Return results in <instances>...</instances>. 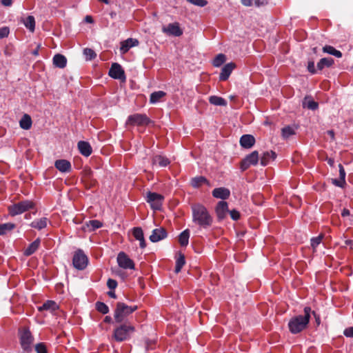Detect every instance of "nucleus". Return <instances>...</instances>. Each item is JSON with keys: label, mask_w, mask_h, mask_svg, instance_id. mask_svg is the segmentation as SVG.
Wrapping results in <instances>:
<instances>
[{"label": "nucleus", "mask_w": 353, "mask_h": 353, "mask_svg": "<svg viewBox=\"0 0 353 353\" xmlns=\"http://www.w3.org/2000/svg\"><path fill=\"white\" fill-rule=\"evenodd\" d=\"M192 222L201 228L208 229L212 226L213 218L207 208L199 203L192 205Z\"/></svg>", "instance_id": "f257e3e1"}, {"label": "nucleus", "mask_w": 353, "mask_h": 353, "mask_svg": "<svg viewBox=\"0 0 353 353\" xmlns=\"http://www.w3.org/2000/svg\"><path fill=\"white\" fill-rule=\"evenodd\" d=\"M303 311V315L293 316L288 323L289 330L293 334L301 332L307 327L311 316L312 310L310 307H305Z\"/></svg>", "instance_id": "f03ea898"}, {"label": "nucleus", "mask_w": 353, "mask_h": 353, "mask_svg": "<svg viewBox=\"0 0 353 353\" xmlns=\"http://www.w3.org/2000/svg\"><path fill=\"white\" fill-rule=\"evenodd\" d=\"M138 309L137 305H128L123 302H117L114 311V320L117 323H125L126 319Z\"/></svg>", "instance_id": "7ed1b4c3"}, {"label": "nucleus", "mask_w": 353, "mask_h": 353, "mask_svg": "<svg viewBox=\"0 0 353 353\" xmlns=\"http://www.w3.org/2000/svg\"><path fill=\"white\" fill-rule=\"evenodd\" d=\"M18 336L19 343L23 352L30 353L32 351L34 338L29 327H23L19 328L18 331Z\"/></svg>", "instance_id": "20e7f679"}, {"label": "nucleus", "mask_w": 353, "mask_h": 353, "mask_svg": "<svg viewBox=\"0 0 353 353\" xmlns=\"http://www.w3.org/2000/svg\"><path fill=\"white\" fill-rule=\"evenodd\" d=\"M134 331L135 328L130 323H121L114 330L113 338L117 342H122L128 340Z\"/></svg>", "instance_id": "39448f33"}, {"label": "nucleus", "mask_w": 353, "mask_h": 353, "mask_svg": "<svg viewBox=\"0 0 353 353\" xmlns=\"http://www.w3.org/2000/svg\"><path fill=\"white\" fill-rule=\"evenodd\" d=\"M35 203L30 200H24L8 207L9 214L12 216L21 214L29 210L34 209Z\"/></svg>", "instance_id": "423d86ee"}, {"label": "nucleus", "mask_w": 353, "mask_h": 353, "mask_svg": "<svg viewBox=\"0 0 353 353\" xmlns=\"http://www.w3.org/2000/svg\"><path fill=\"white\" fill-rule=\"evenodd\" d=\"M152 123V121L150 120V118L148 117L146 114L139 113H136L130 115L126 121V125H130L132 126L148 125Z\"/></svg>", "instance_id": "0eeeda50"}, {"label": "nucleus", "mask_w": 353, "mask_h": 353, "mask_svg": "<svg viewBox=\"0 0 353 353\" xmlns=\"http://www.w3.org/2000/svg\"><path fill=\"white\" fill-rule=\"evenodd\" d=\"M88 263V259L83 251L81 249L77 250L73 256L72 264L74 267L79 270H84Z\"/></svg>", "instance_id": "6e6552de"}, {"label": "nucleus", "mask_w": 353, "mask_h": 353, "mask_svg": "<svg viewBox=\"0 0 353 353\" xmlns=\"http://www.w3.org/2000/svg\"><path fill=\"white\" fill-rule=\"evenodd\" d=\"M164 196L156 192H148L146 194V201L150 203V207L154 210H161Z\"/></svg>", "instance_id": "1a4fd4ad"}, {"label": "nucleus", "mask_w": 353, "mask_h": 353, "mask_svg": "<svg viewBox=\"0 0 353 353\" xmlns=\"http://www.w3.org/2000/svg\"><path fill=\"white\" fill-rule=\"evenodd\" d=\"M259 162V152L253 151L247 155L240 163V168L242 171L248 169L251 165H256Z\"/></svg>", "instance_id": "9d476101"}, {"label": "nucleus", "mask_w": 353, "mask_h": 353, "mask_svg": "<svg viewBox=\"0 0 353 353\" xmlns=\"http://www.w3.org/2000/svg\"><path fill=\"white\" fill-rule=\"evenodd\" d=\"M108 74L110 77L114 79H119L122 81H125L126 77L125 72L121 65L117 63H114L112 64Z\"/></svg>", "instance_id": "9b49d317"}, {"label": "nucleus", "mask_w": 353, "mask_h": 353, "mask_svg": "<svg viewBox=\"0 0 353 353\" xmlns=\"http://www.w3.org/2000/svg\"><path fill=\"white\" fill-rule=\"evenodd\" d=\"M117 263L119 266L123 269H134V261L123 252L119 253L117 256Z\"/></svg>", "instance_id": "f8f14e48"}, {"label": "nucleus", "mask_w": 353, "mask_h": 353, "mask_svg": "<svg viewBox=\"0 0 353 353\" xmlns=\"http://www.w3.org/2000/svg\"><path fill=\"white\" fill-rule=\"evenodd\" d=\"M162 32L168 36L180 37L183 34V30L177 22L169 23L162 28Z\"/></svg>", "instance_id": "ddd939ff"}, {"label": "nucleus", "mask_w": 353, "mask_h": 353, "mask_svg": "<svg viewBox=\"0 0 353 353\" xmlns=\"http://www.w3.org/2000/svg\"><path fill=\"white\" fill-rule=\"evenodd\" d=\"M82 181L87 189H91L97 185V181L93 178L92 171L90 169L83 171Z\"/></svg>", "instance_id": "4468645a"}, {"label": "nucleus", "mask_w": 353, "mask_h": 353, "mask_svg": "<svg viewBox=\"0 0 353 353\" xmlns=\"http://www.w3.org/2000/svg\"><path fill=\"white\" fill-rule=\"evenodd\" d=\"M215 212L217 216V219L219 221L224 219L229 212L228 203L224 201L218 202L215 208Z\"/></svg>", "instance_id": "2eb2a0df"}, {"label": "nucleus", "mask_w": 353, "mask_h": 353, "mask_svg": "<svg viewBox=\"0 0 353 353\" xmlns=\"http://www.w3.org/2000/svg\"><path fill=\"white\" fill-rule=\"evenodd\" d=\"M167 236L168 233L166 230L164 228L161 227L152 230V234L150 236L149 239L152 243H157L165 239Z\"/></svg>", "instance_id": "dca6fc26"}, {"label": "nucleus", "mask_w": 353, "mask_h": 353, "mask_svg": "<svg viewBox=\"0 0 353 353\" xmlns=\"http://www.w3.org/2000/svg\"><path fill=\"white\" fill-rule=\"evenodd\" d=\"M139 43L137 39L129 38L121 43L120 51L122 54H125L131 48L137 46Z\"/></svg>", "instance_id": "f3484780"}, {"label": "nucleus", "mask_w": 353, "mask_h": 353, "mask_svg": "<svg viewBox=\"0 0 353 353\" xmlns=\"http://www.w3.org/2000/svg\"><path fill=\"white\" fill-rule=\"evenodd\" d=\"M212 194L214 198L225 200L230 197V191L229 189L224 187L217 188L212 190Z\"/></svg>", "instance_id": "a211bd4d"}, {"label": "nucleus", "mask_w": 353, "mask_h": 353, "mask_svg": "<svg viewBox=\"0 0 353 353\" xmlns=\"http://www.w3.org/2000/svg\"><path fill=\"white\" fill-rule=\"evenodd\" d=\"M235 67L236 65L234 63L225 64L221 69V72L219 75V80L223 81H226Z\"/></svg>", "instance_id": "6ab92c4d"}, {"label": "nucleus", "mask_w": 353, "mask_h": 353, "mask_svg": "<svg viewBox=\"0 0 353 353\" xmlns=\"http://www.w3.org/2000/svg\"><path fill=\"white\" fill-rule=\"evenodd\" d=\"M132 234L137 240L139 241L140 248L142 249L145 248L146 247V243L142 228L140 227L134 228L132 230Z\"/></svg>", "instance_id": "aec40b11"}, {"label": "nucleus", "mask_w": 353, "mask_h": 353, "mask_svg": "<svg viewBox=\"0 0 353 353\" xmlns=\"http://www.w3.org/2000/svg\"><path fill=\"white\" fill-rule=\"evenodd\" d=\"M77 147L79 152L85 157H89L92 152V147L90 144L87 141H79L77 143Z\"/></svg>", "instance_id": "412c9836"}, {"label": "nucleus", "mask_w": 353, "mask_h": 353, "mask_svg": "<svg viewBox=\"0 0 353 353\" xmlns=\"http://www.w3.org/2000/svg\"><path fill=\"white\" fill-rule=\"evenodd\" d=\"M54 167L61 172H68L71 170V163L65 159L57 160L54 162Z\"/></svg>", "instance_id": "4be33fe9"}, {"label": "nucleus", "mask_w": 353, "mask_h": 353, "mask_svg": "<svg viewBox=\"0 0 353 353\" xmlns=\"http://www.w3.org/2000/svg\"><path fill=\"white\" fill-rule=\"evenodd\" d=\"M240 145L244 148H251L255 143V139L251 134H244L240 138Z\"/></svg>", "instance_id": "5701e85b"}, {"label": "nucleus", "mask_w": 353, "mask_h": 353, "mask_svg": "<svg viewBox=\"0 0 353 353\" xmlns=\"http://www.w3.org/2000/svg\"><path fill=\"white\" fill-rule=\"evenodd\" d=\"M190 185L194 188H199L203 185H210V183L205 176H198L191 179Z\"/></svg>", "instance_id": "b1692460"}, {"label": "nucleus", "mask_w": 353, "mask_h": 353, "mask_svg": "<svg viewBox=\"0 0 353 353\" xmlns=\"http://www.w3.org/2000/svg\"><path fill=\"white\" fill-rule=\"evenodd\" d=\"M53 64L59 68H64L67 64L66 57L61 54H57L52 59Z\"/></svg>", "instance_id": "393cba45"}, {"label": "nucleus", "mask_w": 353, "mask_h": 353, "mask_svg": "<svg viewBox=\"0 0 353 353\" xmlns=\"http://www.w3.org/2000/svg\"><path fill=\"white\" fill-rule=\"evenodd\" d=\"M152 164L154 165H158L159 167H166L170 163V160L162 155H155L152 159Z\"/></svg>", "instance_id": "a878e982"}, {"label": "nucleus", "mask_w": 353, "mask_h": 353, "mask_svg": "<svg viewBox=\"0 0 353 353\" xmlns=\"http://www.w3.org/2000/svg\"><path fill=\"white\" fill-rule=\"evenodd\" d=\"M40 243L41 240L39 238H37L32 243H31L28 245V247L24 250L23 254L26 256L32 255L39 249Z\"/></svg>", "instance_id": "bb28decb"}, {"label": "nucleus", "mask_w": 353, "mask_h": 353, "mask_svg": "<svg viewBox=\"0 0 353 353\" xmlns=\"http://www.w3.org/2000/svg\"><path fill=\"white\" fill-rule=\"evenodd\" d=\"M334 63V61L331 57L322 58L317 63V70H322L325 68H330Z\"/></svg>", "instance_id": "cd10ccee"}, {"label": "nucleus", "mask_w": 353, "mask_h": 353, "mask_svg": "<svg viewBox=\"0 0 353 353\" xmlns=\"http://www.w3.org/2000/svg\"><path fill=\"white\" fill-rule=\"evenodd\" d=\"M48 222L49 221L46 217H43L33 221L30 225L33 228L41 230L46 228Z\"/></svg>", "instance_id": "c85d7f7f"}, {"label": "nucleus", "mask_w": 353, "mask_h": 353, "mask_svg": "<svg viewBox=\"0 0 353 353\" xmlns=\"http://www.w3.org/2000/svg\"><path fill=\"white\" fill-rule=\"evenodd\" d=\"M276 157V153L272 150L264 152L261 158V165L263 166L267 165L269 163L270 159L274 160Z\"/></svg>", "instance_id": "c756f323"}, {"label": "nucleus", "mask_w": 353, "mask_h": 353, "mask_svg": "<svg viewBox=\"0 0 353 353\" xmlns=\"http://www.w3.org/2000/svg\"><path fill=\"white\" fill-rule=\"evenodd\" d=\"M59 308L57 304L54 301H47L41 306L39 307V311L49 310L54 312Z\"/></svg>", "instance_id": "7c9ffc66"}, {"label": "nucleus", "mask_w": 353, "mask_h": 353, "mask_svg": "<svg viewBox=\"0 0 353 353\" xmlns=\"http://www.w3.org/2000/svg\"><path fill=\"white\" fill-rule=\"evenodd\" d=\"M165 95L166 93L161 90L154 92L150 94V103L152 104L157 103L161 101V99L165 97Z\"/></svg>", "instance_id": "2f4dec72"}, {"label": "nucleus", "mask_w": 353, "mask_h": 353, "mask_svg": "<svg viewBox=\"0 0 353 353\" xmlns=\"http://www.w3.org/2000/svg\"><path fill=\"white\" fill-rule=\"evenodd\" d=\"M32 119L30 115L25 114L19 121L20 127L23 130H29L32 126Z\"/></svg>", "instance_id": "473e14b6"}, {"label": "nucleus", "mask_w": 353, "mask_h": 353, "mask_svg": "<svg viewBox=\"0 0 353 353\" xmlns=\"http://www.w3.org/2000/svg\"><path fill=\"white\" fill-rule=\"evenodd\" d=\"M303 107L309 110H315L318 108L319 104L310 97H305L303 101Z\"/></svg>", "instance_id": "72a5a7b5"}, {"label": "nucleus", "mask_w": 353, "mask_h": 353, "mask_svg": "<svg viewBox=\"0 0 353 353\" xmlns=\"http://www.w3.org/2000/svg\"><path fill=\"white\" fill-rule=\"evenodd\" d=\"M103 226V223L99 220H90L88 222H86L85 224V228L90 232L94 231L98 228H100Z\"/></svg>", "instance_id": "f704fd0d"}, {"label": "nucleus", "mask_w": 353, "mask_h": 353, "mask_svg": "<svg viewBox=\"0 0 353 353\" xmlns=\"http://www.w3.org/2000/svg\"><path fill=\"white\" fill-rule=\"evenodd\" d=\"M209 102L214 105H219V106H226L227 105V101L225 99L218 97V96H210L209 97Z\"/></svg>", "instance_id": "c9c22d12"}, {"label": "nucleus", "mask_w": 353, "mask_h": 353, "mask_svg": "<svg viewBox=\"0 0 353 353\" xmlns=\"http://www.w3.org/2000/svg\"><path fill=\"white\" fill-rule=\"evenodd\" d=\"M190 232L188 229L183 231L179 236V242L181 246H187L189 242Z\"/></svg>", "instance_id": "e433bc0d"}, {"label": "nucleus", "mask_w": 353, "mask_h": 353, "mask_svg": "<svg viewBox=\"0 0 353 353\" xmlns=\"http://www.w3.org/2000/svg\"><path fill=\"white\" fill-rule=\"evenodd\" d=\"M323 52L325 53L330 54L331 55H333L336 57L341 58L342 57V53L341 51L335 49L332 46L326 45L323 48Z\"/></svg>", "instance_id": "4c0bfd02"}, {"label": "nucleus", "mask_w": 353, "mask_h": 353, "mask_svg": "<svg viewBox=\"0 0 353 353\" xmlns=\"http://www.w3.org/2000/svg\"><path fill=\"white\" fill-rule=\"evenodd\" d=\"M185 263V256L183 254L180 253L179 258L176 261V265L174 270L175 273L178 274L179 272H180Z\"/></svg>", "instance_id": "58836bf2"}, {"label": "nucleus", "mask_w": 353, "mask_h": 353, "mask_svg": "<svg viewBox=\"0 0 353 353\" xmlns=\"http://www.w3.org/2000/svg\"><path fill=\"white\" fill-rule=\"evenodd\" d=\"M15 224L12 223H6L0 224V236L6 234L8 232L12 230L15 228Z\"/></svg>", "instance_id": "ea45409f"}, {"label": "nucleus", "mask_w": 353, "mask_h": 353, "mask_svg": "<svg viewBox=\"0 0 353 353\" xmlns=\"http://www.w3.org/2000/svg\"><path fill=\"white\" fill-rule=\"evenodd\" d=\"M23 23L26 28L29 29L31 32H34L35 28V20L33 16H28Z\"/></svg>", "instance_id": "a19ab883"}, {"label": "nucleus", "mask_w": 353, "mask_h": 353, "mask_svg": "<svg viewBox=\"0 0 353 353\" xmlns=\"http://www.w3.org/2000/svg\"><path fill=\"white\" fill-rule=\"evenodd\" d=\"M95 307L99 312L103 314H106L109 312L108 306L103 302L97 301L95 303Z\"/></svg>", "instance_id": "79ce46f5"}, {"label": "nucleus", "mask_w": 353, "mask_h": 353, "mask_svg": "<svg viewBox=\"0 0 353 353\" xmlns=\"http://www.w3.org/2000/svg\"><path fill=\"white\" fill-rule=\"evenodd\" d=\"M225 61V56L223 54H219L213 60L214 67L221 66Z\"/></svg>", "instance_id": "37998d69"}, {"label": "nucleus", "mask_w": 353, "mask_h": 353, "mask_svg": "<svg viewBox=\"0 0 353 353\" xmlns=\"http://www.w3.org/2000/svg\"><path fill=\"white\" fill-rule=\"evenodd\" d=\"M323 236V234H321L318 236L311 239V246L314 251L316 250L317 246L321 243Z\"/></svg>", "instance_id": "c03bdc74"}, {"label": "nucleus", "mask_w": 353, "mask_h": 353, "mask_svg": "<svg viewBox=\"0 0 353 353\" xmlns=\"http://www.w3.org/2000/svg\"><path fill=\"white\" fill-rule=\"evenodd\" d=\"M295 134L294 130L290 126H286L282 129V136L284 139H288Z\"/></svg>", "instance_id": "a18cd8bd"}, {"label": "nucleus", "mask_w": 353, "mask_h": 353, "mask_svg": "<svg viewBox=\"0 0 353 353\" xmlns=\"http://www.w3.org/2000/svg\"><path fill=\"white\" fill-rule=\"evenodd\" d=\"M34 350L37 353H48L47 346L45 343H38L34 346Z\"/></svg>", "instance_id": "49530a36"}, {"label": "nucleus", "mask_w": 353, "mask_h": 353, "mask_svg": "<svg viewBox=\"0 0 353 353\" xmlns=\"http://www.w3.org/2000/svg\"><path fill=\"white\" fill-rule=\"evenodd\" d=\"M83 54L85 56L86 60H92L97 57L96 52L91 48H85Z\"/></svg>", "instance_id": "de8ad7c7"}, {"label": "nucleus", "mask_w": 353, "mask_h": 353, "mask_svg": "<svg viewBox=\"0 0 353 353\" xmlns=\"http://www.w3.org/2000/svg\"><path fill=\"white\" fill-rule=\"evenodd\" d=\"M188 2L194 4L195 6H198L200 7H204L207 5L208 1L206 0H187Z\"/></svg>", "instance_id": "09e8293b"}, {"label": "nucleus", "mask_w": 353, "mask_h": 353, "mask_svg": "<svg viewBox=\"0 0 353 353\" xmlns=\"http://www.w3.org/2000/svg\"><path fill=\"white\" fill-rule=\"evenodd\" d=\"M228 213L230 214L231 219L234 221H237L240 218V213L236 210H229Z\"/></svg>", "instance_id": "8fccbe9b"}, {"label": "nucleus", "mask_w": 353, "mask_h": 353, "mask_svg": "<svg viewBox=\"0 0 353 353\" xmlns=\"http://www.w3.org/2000/svg\"><path fill=\"white\" fill-rule=\"evenodd\" d=\"M107 286L110 290H114L117 287V282L114 279H109L107 281Z\"/></svg>", "instance_id": "3c124183"}, {"label": "nucleus", "mask_w": 353, "mask_h": 353, "mask_svg": "<svg viewBox=\"0 0 353 353\" xmlns=\"http://www.w3.org/2000/svg\"><path fill=\"white\" fill-rule=\"evenodd\" d=\"M332 182L334 185H335L336 186H338V187H340V188H343V186L345 185V181H343L341 179H332Z\"/></svg>", "instance_id": "603ef678"}, {"label": "nucleus", "mask_w": 353, "mask_h": 353, "mask_svg": "<svg viewBox=\"0 0 353 353\" xmlns=\"http://www.w3.org/2000/svg\"><path fill=\"white\" fill-rule=\"evenodd\" d=\"M9 28L8 27H3L0 28V39L6 37L9 34Z\"/></svg>", "instance_id": "864d4df0"}, {"label": "nucleus", "mask_w": 353, "mask_h": 353, "mask_svg": "<svg viewBox=\"0 0 353 353\" xmlns=\"http://www.w3.org/2000/svg\"><path fill=\"white\" fill-rule=\"evenodd\" d=\"M307 70L312 74H316L317 72V69L315 68L314 61H309L307 63Z\"/></svg>", "instance_id": "5fc2aeb1"}, {"label": "nucleus", "mask_w": 353, "mask_h": 353, "mask_svg": "<svg viewBox=\"0 0 353 353\" xmlns=\"http://www.w3.org/2000/svg\"><path fill=\"white\" fill-rule=\"evenodd\" d=\"M339 179L345 181V172L343 166L341 164L339 165Z\"/></svg>", "instance_id": "6e6d98bb"}, {"label": "nucleus", "mask_w": 353, "mask_h": 353, "mask_svg": "<svg viewBox=\"0 0 353 353\" xmlns=\"http://www.w3.org/2000/svg\"><path fill=\"white\" fill-rule=\"evenodd\" d=\"M343 334L347 337H353V327L346 328L344 330Z\"/></svg>", "instance_id": "4d7b16f0"}, {"label": "nucleus", "mask_w": 353, "mask_h": 353, "mask_svg": "<svg viewBox=\"0 0 353 353\" xmlns=\"http://www.w3.org/2000/svg\"><path fill=\"white\" fill-rule=\"evenodd\" d=\"M254 4L256 7L265 6L268 4L267 0H254Z\"/></svg>", "instance_id": "13d9d810"}, {"label": "nucleus", "mask_w": 353, "mask_h": 353, "mask_svg": "<svg viewBox=\"0 0 353 353\" xmlns=\"http://www.w3.org/2000/svg\"><path fill=\"white\" fill-rule=\"evenodd\" d=\"M311 314H313V316L315 319L316 325L319 326L321 324V318H320L319 315H317L314 311H312Z\"/></svg>", "instance_id": "bf43d9fd"}, {"label": "nucleus", "mask_w": 353, "mask_h": 353, "mask_svg": "<svg viewBox=\"0 0 353 353\" xmlns=\"http://www.w3.org/2000/svg\"><path fill=\"white\" fill-rule=\"evenodd\" d=\"M253 0H241V3L247 7H250L252 6Z\"/></svg>", "instance_id": "052dcab7"}, {"label": "nucleus", "mask_w": 353, "mask_h": 353, "mask_svg": "<svg viewBox=\"0 0 353 353\" xmlns=\"http://www.w3.org/2000/svg\"><path fill=\"white\" fill-rule=\"evenodd\" d=\"M1 2L4 6H10L12 3V0H1Z\"/></svg>", "instance_id": "680f3d73"}, {"label": "nucleus", "mask_w": 353, "mask_h": 353, "mask_svg": "<svg viewBox=\"0 0 353 353\" xmlns=\"http://www.w3.org/2000/svg\"><path fill=\"white\" fill-rule=\"evenodd\" d=\"M350 214V212L348 209H346V208H344L343 210H342V212H341V216L343 217H345L347 216H349Z\"/></svg>", "instance_id": "e2e57ef3"}, {"label": "nucleus", "mask_w": 353, "mask_h": 353, "mask_svg": "<svg viewBox=\"0 0 353 353\" xmlns=\"http://www.w3.org/2000/svg\"><path fill=\"white\" fill-rule=\"evenodd\" d=\"M103 321L107 323H110L113 322L112 318L110 316H105Z\"/></svg>", "instance_id": "0e129e2a"}, {"label": "nucleus", "mask_w": 353, "mask_h": 353, "mask_svg": "<svg viewBox=\"0 0 353 353\" xmlns=\"http://www.w3.org/2000/svg\"><path fill=\"white\" fill-rule=\"evenodd\" d=\"M85 21L89 23H92L94 22L92 17L90 15H87L85 17Z\"/></svg>", "instance_id": "69168bd1"}, {"label": "nucleus", "mask_w": 353, "mask_h": 353, "mask_svg": "<svg viewBox=\"0 0 353 353\" xmlns=\"http://www.w3.org/2000/svg\"><path fill=\"white\" fill-rule=\"evenodd\" d=\"M108 295L110 297H111V298L117 299L116 294H115V292H114V291H112V290L109 291V292H108Z\"/></svg>", "instance_id": "338daca9"}, {"label": "nucleus", "mask_w": 353, "mask_h": 353, "mask_svg": "<svg viewBox=\"0 0 353 353\" xmlns=\"http://www.w3.org/2000/svg\"><path fill=\"white\" fill-rule=\"evenodd\" d=\"M327 133L330 136L332 140H334V132L332 130H328Z\"/></svg>", "instance_id": "774afa93"}]
</instances>
